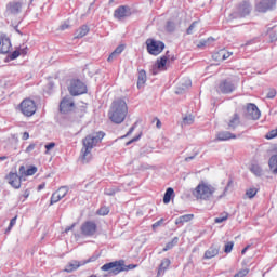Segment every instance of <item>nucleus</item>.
Masks as SVG:
<instances>
[{"instance_id": "c03bdc74", "label": "nucleus", "mask_w": 277, "mask_h": 277, "mask_svg": "<svg viewBox=\"0 0 277 277\" xmlns=\"http://www.w3.org/2000/svg\"><path fill=\"white\" fill-rule=\"evenodd\" d=\"M98 260V255H92L87 260H81L83 265H88V263H94L95 261Z\"/></svg>"}, {"instance_id": "39448f33", "label": "nucleus", "mask_w": 277, "mask_h": 277, "mask_svg": "<svg viewBox=\"0 0 277 277\" xmlns=\"http://www.w3.org/2000/svg\"><path fill=\"white\" fill-rule=\"evenodd\" d=\"M252 12V6L250 2L242 1L235 11L230 14L232 18H246Z\"/></svg>"}, {"instance_id": "09e8293b", "label": "nucleus", "mask_w": 277, "mask_h": 277, "mask_svg": "<svg viewBox=\"0 0 277 277\" xmlns=\"http://www.w3.org/2000/svg\"><path fill=\"white\" fill-rule=\"evenodd\" d=\"M30 194H31V192H29V189H26L24 192V194L22 196H19V200H22V202H25V200H27V198H29Z\"/></svg>"}, {"instance_id": "20e7f679", "label": "nucleus", "mask_w": 277, "mask_h": 277, "mask_svg": "<svg viewBox=\"0 0 277 277\" xmlns=\"http://www.w3.org/2000/svg\"><path fill=\"white\" fill-rule=\"evenodd\" d=\"M145 44L147 47V53H149V55H160V53H163V49H166V43L151 38L147 39Z\"/></svg>"}, {"instance_id": "aec40b11", "label": "nucleus", "mask_w": 277, "mask_h": 277, "mask_svg": "<svg viewBox=\"0 0 277 277\" xmlns=\"http://www.w3.org/2000/svg\"><path fill=\"white\" fill-rule=\"evenodd\" d=\"M239 124H241V117H239V114L235 113L227 121V129L229 131H235Z\"/></svg>"}, {"instance_id": "de8ad7c7", "label": "nucleus", "mask_w": 277, "mask_h": 277, "mask_svg": "<svg viewBox=\"0 0 277 277\" xmlns=\"http://www.w3.org/2000/svg\"><path fill=\"white\" fill-rule=\"evenodd\" d=\"M10 60H17V57H21V51L19 50H15L10 54Z\"/></svg>"}, {"instance_id": "4468645a", "label": "nucleus", "mask_w": 277, "mask_h": 277, "mask_svg": "<svg viewBox=\"0 0 277 277\" xmlns=\"http://www.w3.org/2000/svg\"><path fill=\"white\" fill-rule=\"evenodd\" d=\"M131 16V8L127 5H121L117 8L114 12V17L117 18V21H122V18H129Z\"/></svg>"}, {"instance_id": "3c124183", "label": "nucleus", "mask_w": 277, "mask_h": 277, "mask_svg": "<svg viewBox=\"0 0 277 277\" xmlns=\"http://www.w3.org/2000/svg\"><path fill=\"white\" fill-rule=\"evenodd\" d=\"M266 98H276V90L272 89L268 91Z\"/></svg>"}, {"instance_id": "0eeeda50", "label": "nucleus", "mask_w": 277, "mask_h": 277, "mask_svg": "<svg viewBox=\"0 0 277 277\" xmlns=\"http://www.w3.org/2000/svg\"><path fill=\"white\" fill-rule=\"evenodd\" d=\"M98 229V226L94 221H87L82 223L80 227V233L83 235V237H94L96 235V230Z\"/></svg>"}, {"instance_id": "f704fd0d", "label": "nucleus", "mask_w": 277, "mask_h": 277, "mask_svg": "<svg viewBox=\"0 0 277 277\" xmlns=\"http://www.w3.org/2000/svg\"><path fill=\"white\" fill-rule=\"evenodd\" d=\"M233 248H235V242L229 241L225 243V247H224L225 254H230L233 252Z\"/></svg>"}, {"instance_id": "4be33fe9", "label": "nucleus", "mask_w": 277, "mask_h": 277, "mask_svg": "<svg viewBox=\"0 0 277 277\" xmlns=\"http://www.w3.org/2000/svg\"><path fill=\"white\" fill-rule=\"evenodd\" d=\"M237 135L228 132L222 131L216 134V142H227V140H236Z\"/></svg>"}, {"instance_id": "6ab92c4d", "label": "nucleus", "mask_w": 277, "mask_h": 277, "mask_svg": "<svg viewBox=\"0 0 277 277\" xmlns=\"http://www.w3.org/2000/svg\"><path fill=\"white\" fill-rule=\"evenodd\" d=\"M79 267H83V262L71 260L70 262L67 263V265H65L63 272H66L67 274H72V272H77Z\"/></svg>"}, {"instance_id": "0e129e2a", "label": "nucleus", "mask_w": 277, "mask_h": 277, "mask_svg": "<svg viewBox=\"0 0 277 277\" xmlns=\"http://www.w3.org/2000/svg\"><path fill=\"white\" fill-rule=\"evenodd\" d=\"M76 224L74 223L71 226H68L65 228V233H70V230H72V228H75Z\"/></svg>"}, {"instance_id": "79ce46f5", "label": "nucleus", "mask_w": 277, "mask_h": 277, "mask_svg": "<svg viewBox=\"0 0 277 277\" xmlns=\"http://www.w3.org/2000/svg\"><path fill=\"white\" fill-rule=\"evenodd\" d=\"M117 192H118V188L109 187L104 190V194H106V196H115Z\"/></svg>"}, {"instance_id": "7c9ffc66", "label": "nucleus", "mask_w": 277, "mask_h": 277, "mask_svg": "<svg viewBox=\"0 0 277 277\" xmlns=\"http://www.w3.org/2000/svg\"><path fill=\"white\" fill-rule=\"evenodd\" d=\"M179 243V237H174L170 242H168L164 248L162 249V252H168V250H172L174 246Z\"/></svg>"}, {"instance_id": "13d9d810", "label": "nucleus", "mask_w": 277, "mask_h": 277, "mask_svg": "<svg viewBox=\"0 0 277 277\" xmlns=\"http://www.w3.org/2000/svg\"><path fill=\"white\" fill-rule=\"evenodd\" d=\"M161 224H163V219H160L159 221H157L156 223L153 224V228H159V226H161Z\"/></svg>"}, {"instance_id": "8fccbe9b", "label": "nucleus", "mask_w": 277, "mask_h": 277, "mask_svg": "<svg viewBox=\"0 0 277 277\" xmlns=\"http://www.w3.org/2000/svg\"><path fill=\"white\" fill-rule=\"evenodd\" d=\"M19 175L21 179H23V176H27V169L25 168V166L19 167Z\"/></svg>"}, {"instance_id": "f257e3e1", "label": "nucleus", "mask_w": 277, "mask_h": 277, "mask_svg": "<svg viewBox=\"0 0 277 277\" xmlns=\"http://www.w3.org/2000/svg\"><path fill=\"white\" fill-rule=\"evenodd\" d=\"M103 137H105V132L100 131L93 134H89L87 137L83 138L82 144V155H81V161L82 163H90L92 159V148L96 146V144H100V142L103 141Z\"/></svg>"}, {"instance_id": "774afa93", "label": "nucleus", "mask_w": 277, "mask_h": 277, "mask_svg": "<svg viewBox=\"0 0 277 277\" xmlns=\"http://www.w3.org/2000/svg\"><path fill=\"white\" fill-rule=\"evenodd\" d=\"M135 131V126H132L130 130L128 131L127 135H131Z\"/></svg>"}, {"instance_id": "c85d7f7f", "label": "nucleus", "mask_w": 277, "mask_h": 277, "mask_svg": "<svg viewBox=\"0 0 277 277\" xmlns=\"http://www.w3.org/2000/svg\"><path fill=\"white\" fill-rule=\"evenodd\" d=\"M194 220V214H185L175 220L176 226H183V224L187 222H192Z\"/></svg>"}, {"instance_id": "c9c22d12", "label": "nucleus", "mask_w": 277, "mask_h": 277, "mask_svg": "<svg viewBox=\"0 0 277 277\" xmlns=\"http://www.w3.org/2000/svg\"><path fill=\"white\" fill-rule=\"evenodd\" d=\"M182 124L183 126L194 124V116L188 115V116L184 117Z\"/></svg>"}, {"instance_id": "7ed1b4c3", "label": "nucleus", "mask_w": 277, "mask_h": 277, "mask_svg": "<svg viewBox=\"0 0 277 277\" xmlns=\"http://www.w3.org/2000/svg\"><path fill=\"white\" fill-rule=\"evenodd\" d=\"M214 193L215 187L211 186V184L201 182L193 192V196H195L197 200H211V198H213Z\"/></svg>"}, {"instance_id": "72a5a7b5", "label": "nucleus", "mask_w": 277, "mask_h": 277, "mask_svg": "<svg viewBox=\"0 0 277 277\" xmlns=\"http://www.w3.org/2000/svg\"><path fill=\"white\" fill-rule=\"evenodd\" d=\"M228 220V212H223L220 216L214 219L215 224H222V222H226Z\"/></svg>"}, {"instance_id": "5fc2aeb1", "label": "nucleus", "mask_w": 277, "mask_h": 277, "mask_svg": "<svg viewBox=\"0 0 277 277\" xmlns=\"http://www.w3.org/2000/svg\"><path fill=\"white\" fill-rule=\"evenodd\" d=\"M198 151H195V154L193 156H188L185 158V161L186 162H189V161H194V159H196V157H198Z\"/></svg>"}, {"instance_id": "cd10ccee", "label": "nucleus", "mask_w": 277, "mask_h": 277, "mask_svg": "<svg viewBox=\"0 0 277 277\" xmlns=\"http://www.w3.org/2000/svg\"><path fill=\"white\" fill-rule=\"evenodd\" d=\"M88 34H90V27H88V25H82L78 30H76L75 38H84Z\"/></svg>"}, {"instance_id": "f3484780", "label": "nucleus", "mask_w": 277, "mask_h": 277, "mask_svg": "<svg viewBox=\"0 0 277 277\" xmlns=\"http://www.w3.org/2000/svg\"><path fill=\"white\" fill-rule=\"evenodd\" d=\"M10 49H12V42L10 41V38L1 34L0 35V53L2 55H6V53H10Z\"/></svg>"}, {"instance_id": "603ef678", "label": "nucleus", "mask_w": 277, "mask_h": 277, "mask_svg": "<svg viewBox=\"0 0 277 277\" xmlns=\"http://www.w3.org/2000/svg\"><path fill=\"white\" fill-rule=\"evenodd\" d=\"M233 55V52H228L226 49H223V61L228 60Z\"/></svg>"}, {"instance_id": "b1692460", "label": "nucleus", "mask_w": 277, "mask_h": 277, "mask_svg": "<svg viewBox=\"0 0 277 277\" xmlns=\"http://www.w3.org/2000/svg\"><path fill=\"white\" fill-rule=\"evenodd\" d=\"M22 8L23 5L21 4V2H13L8 5V12L9 14H13L14 16H16V14H21Z\"/></svg>"}, {"instance_id": "ddd939ff", "label": "nucleus", "mask_w": 277, "mask_h": 277, "mask_svg": "<svg viewBox=\"0 0 277 277\" xmlns=\"http://www.w3.org/2000/svg\"><path fill=\"white\" fill-rule=\"evenodd\" d=\"M246 116L249 120H259L261 118V110H259L256 104L250 103L247 105Z\"/></svg>"}, {"instance_id": "a19ab883", "label": "nucleus", "mask_w": 277, "mask_h": 277, "mask_svg": "<svg viewBox=\"0 0 277 277\" xmlns=\"http://www.w3.org/2000/svg\"><path fill=\"white\" fill-rule=\"evenodd\" d=\"M167 31H169L170 34H172V31H174V29H176V24H174V22H167V26H166Z\"/></svg>"}, {"instance_id": "473e14b6", "label": "nucleus", "mask_w": 277, "mask_h": 277, "mask_svg": "<svg viewBox=\"0 0 277 277\" xmlns=\"http://www.w3.org/2000/svg\"><path fill=\"white\" fill-rule=\"evenodd\" d=\"M250 170L253 174H255V176H261V174H263V169H261L259 164H252Z\"/></svg>"}, {"instance_id": "4c0bfd02", "label": "nucleus", "mask_w": 277, "mask_h": 277, "mask_svg": "<svg viewBox=\"0 0 277 277\" xmlns=\"http://www.w3.org/2000/svg\"><path fill=\"white\" fill-rule=\"evenodd\" d=\"M196 27H198V21H195L190 24V26L187 28L186 34L188 36H192V34H194V29H196Z\"/></svg>"}, {"instance_id": "4d7b16f0", "label": "nucleus", "mask_w": 277, "mask_h": 277, "mask_svg": "<svg viewBox=\"0 0 277 277\" xmlns=\"http://www.w3.org/2000/svg\"><path fill=\"white\" fill-rule=\"evenodd\" d=\"M36 148V144L31 143L30 145H28V147L25 149V153H31L32 150H35Z\"/></svg>"}, {"instance_id": "412c9836", "label": "nucleus", "mask_w": 277, "mask_h": 277, "mask_svg": "<svg viewBox=\"0 0 277 277\" xmlns=\"http://www.w3.org/2000/svg\"><path fill=\"white\" fill-rule=\"evenodd\" d=\"M189 88H192V80L189 78H184L180 82V84L175 91V94H183L186 90H189Z\"/></svg>"}, {"instance_id": "bb28decb", "label": "nucleus", "mask_w": 277, "mask_h": 277, "mask_svg": "<svg viewBox=\"0 0 277 277\" xmlns=\"http://www.w3.org/2000/svg\"><path fill=\"white\" fill-rule=\"evenodd\" d=\"M171 263L172 262L170 261V259L168 258L163 259L158 268V276H163V274L166 273V269L170 267Z\"/></svg>"}, {"instance_id": "423d86ee", "label": "nucleus", "mask_w": 277, "mask_h": 277, "mask_svg": "<svg viewBox=\"0 0 277 277\" xmlns=\"http://www.w3.org/2000/svg\"><path fill=\"white\" fill-rule=\"evenodd\" d=\"M68 90L71 96H80V94L88 92V87L81 80H71Z\"/></svg>"}, {"instance_id": "9d476101", "label": "nucleus", "mask_w": 277, "mask_h": 277, "mask_svg": "<svg viewBox=\"0 0 277 277\" xmlns=\"http://www.w3.org/2000/svg\"><path fill=\"white\" fill-rule=\"evenodd\" d=\"M19 109L24 116H27L28 118L34 116L36 114V102L32 100H24L19 104Z\"/></svg>"}, {"instance_id": "37998d69", "label": "nucleus", "mask_w": 277, "mask_h": 277, "mask_svg": "<svg viewBox=\"0 0 277 277\" xmlns=\"http://www.w3.org/2000/svg\"><path fill=\"white\" fill-rule=\"evenodd\" d=\"M18 216H15L13 217L11 221H10V224L8 226V228L5 229V234L10 233V230H12V228H14V226H16V220H17Z\"/></svg>"}, {"instance_id": "2eb2a0df", "label": "nucleus", "mask_w": 277, "mask_h": 277, "mask_svg": "<svg viewBox=\"0 0 277 277\" xmlns=\"http://www.w3.org/2000/svg\"><path fill=\"white\" fill-rule=\"evenodd\" d=\"M68 194V186H62L57 189V192L53 193L51 196L50 205H55L62 200V198L66 197Z\"/></svg>"}, {"instance_id": "a211bd4d", "label": "nucleus", "mask_w": 277, "mask_h": 277, "mask_svg": "<svg viewBox=\"0 0 277 277\" xmlns=\"http://www.w3.org/2000/svg\"><path fill=\"white\" fill-rule=\"evenodd\" d=\"M166 64H168V56H161L157 60L156 65L151 69V75H158L159 70H166Z\"/></svg>"}, {"instance_id": "f8f14e48", "label": "nucleus", "mask_w": 277, "mask_h": 277, "mask_svg": "<svg viewBox=\"0 0 277 277\" xmlns=\"http://www.w3.org/2000/svg\"><path fill=\"white\" fill-rule=\"evenodd\" d=\"M5 181L13 187L14 189H21V183L23 181V177L18 175L16 172H10L5 176Z\"/></svg>"}, {"instance_id": "f03ea898", "label": "nucleus", "mask_w": 277, "mask_h": 277, "mask_svg": "<svg viewBox=\"0 0 277 277\" xmlns=\"http://www.w3.org/2000/svg\"><path fill=\"white\" fill-rule=\"evenodd\" d=\"M127 114H129L127 102L124 100H117L113 102L108 117L115 124H122L127 118Z\"/></svg>"}, {"instance_id": "58836bf2", "label": "nucleus", "mask_w": 277, "mask_h": 277, "mask_svg": "<svg viewBox=\"0 0 277 277\" xmlns=\"http://www.w3.org/2000/svg\"><path fill=\"white\" fill-rule=\"evenodd\" d=\"M135 267H137V264L126 265L124 260H122V272H129L131 269H135Z\"/></svg>"}, {"instance_id": "49530a36", "label": "nucleus", "mask_w": 277, "mask_h": 277, "mask_svg": "<svg viewBox=\"0 0 277 277\" xmlns=\"http://www.w3.org/2000/svg\"><path fill=\"white\" fill-rule=\"evenodd\" d=\"M274 137H277V129L271 130V131L266 134V140H274Z\"/></svg>"}, {"instance_id": "864d4df0", "label": "nucleus", "mask_w": 277, "mask_h": 277, "mask_svg": "<svg viewBox=\"0 0 277 277\" xmlns=\"http://www.w3.org/2000/svg\"><path fill=\"white\" fill-rule=\"evenodd\" d=\"M213 38H208V40H201L198 47H207V42H213Z\"/></svg>"}, {"instance_id": "6e6552de", "label": "nucleus", "mask_w": 277, "mask_h": 277, "mask_svg": "<svg viewBox=\"0 0 277 277\" xmlns=\"http://www.w3.org/2000/svg\"><path fill=\"white\" fill-rule=\"evenodd\" d=\"M237 90V84L230 79L222 80L217 87V92L221 94H233Z\"/></svg>"}, {"instance_id": "5701e85b", "label": "nucleus", "mask_w": 277, "mask_h": 277, "mask_svg": "<svg viewBox=\"0 0 277 277\" xmlns=\"http://www.w3.org/2000/svg\"><path fill=\"white\" fill-rule=\"evenodd\" d=\"M220 254V245H212L206 252L205 259H213Z\"/></svg>"}, {"instance_id": "393cba45", "label": "nucleus", "mask_w": 277, "mask_h": 277, "mask_svg": "<svg viewBox=\"0 0 277 277\" xmlns=\"http://www.w3.org/2000/svg\"><path fill=\"white\" fill-rule=\"evenodd\" d=\"M124 51V44L118 45L114 52L110 53V55L107 58V62H114L118 57V55H121Z\"/></svg>"}, {"instance_id": "bf43d9fd", "label": "nucleus", "mask_w": 277, "mask_h": 277, "mask_svg": "<svg viewBox=\"0 0 277 277\" xmlns=\"http://www.w3.org/2000/svg\"><path fill=\"white\" fill-rule=\"evenodd\" d=\"M53 148H55V143L51 142V143H48L45 145V149L47 150H53Z\"/></svg>"}, {"instance_id": "9b49d317", "label": "nucleus", "mask_w": 277, "mask_h": 277, "mask_svg": "<svg viewBox=\"0 0 277 277\" xmlns=\"http://www.w3.org/2000/svg\"><path fill=\"white\" fill-rule=\"evenodd\" d=\"M276 6V0H260L256 4H255V10L256 12H269V10H274V8Z\"/></svg>"}, {"instance_id": "ea45409f", "label": "nucleus", "mask_w": 277, "mask_h": 277, "mask_svg": "<svg viewBox=\"0 0 277 277\" xmlns=\"http://www.w3.org/2000/svg\"><path fill=\"white\" fill-rule=\"evenodd\" d=\"M36 172H38V168L35 166H30L27 170H26V176H34V174H36Z\"/></svg>"}, {"instance_id": "e433bc0d", "label": "nucleus", "mask_w": 277, "mask_h": 277, "mask_svg": "<svg viewBox=\"0 0 277 277\" xmlns=\"http://www.w3.org/2000/svg\"><path fill=\"white\" fill-rule=\"evenodd\" d=\"M97 215H109V208L107 206H103L97 210Z\"/></svg>"}, {"instance_id": "e2e57ef3", "label": "nucleus", "mask_w": 277, "mask_h": 277, "mask_svg": "<svg viewBox=\"0 0 277 277\" xmlns=\"http://www.w3.org/2000/svg\"><path fill=\"white\" fill-rule=\"evenodd\" d=\"M21 55H25L27 53V47L21 48L19 50Z\"/></svg>"}, {"instance_id": "a878e982", "label": "nucleus", "mask_w": 277, "mask_h": 277, "mask_svg": "<svg viewBox=\"0 0 277 277\" xmlns=\"http://www.w3.org/2000/svg\"><path fill=\"white\" fill-rule=\"evenodd\" d=\"M146 80H147L146 70L141 69L138 71V75H137V88H138V90L144 88V85L146 84Z\"/></svg>"}, {"instance_id": "338daca9", "label": "nucleus", "mask_w": 277, "mask_h": 277, "mask_svg": "<svg viewBox=\"0 0 277 277\" xmlns=\"http://www.w3.org/2000/svg\"><path fill=\"white\" fill-rule=\"evenodd\" d=\"M140 137H142V135H138V136L132 138L130 142L127 143V145L132 144V142H137V140H140Z\"/></svg>"}, {"instance_id": "c756f323", "label": "nucleus", "mask_w": 277, "mask_h": 277, "mask_svg": "<svg viewBox=\"0 0 277 277\" xmlns=\"http://www.w3.org/2000/svg\"><path fill=\"white\" fill-rule=\"evenodd\" d=\"M172 196H174V188H172V187L167 188L164 196H163L164 205H170V200H172Z\"/></svg>"}, {"instance_id": "a18cd8bd", "label": "nucleus", "mask_w": 277, "mask_h": 277, "mask_svg": "<svg viewBox=\"0 0 277 277\" xmlns=\"http://www.w3.org/2000/svg\"><path fill=\"white\" fill-rule=\"evenodd\" d=\"M258 189L256 188H249L246 194L248 196V198H254V196H256L258 194Z\"/></svg>"}, {"instance_id": "dca6fc26", "label": "nucleus", "mask_w": 277, "mask_h": 277, "mask_svg": "<svg viewBox=\"0 0 277 277\" xmlns=\"http://www.w3.org/2000/svg\"><path fill=\"white\" fill-rule=\"evenodd\" d=\"M72 107H75V102L69 96L64 97L60 103L61 114H68V111H72Z\"/></svg>"}, {"instance_id": "052dcab7", "label": "nucleus", "mask_w": 277, "mask_h": 277, "mask_svg": "<svg viewBox=\"0 0 277 277\" xmlns=\"http://www.w3.org/2000/svg\"><path fill=\"white\" fill-rule=\"evenodd\" d=\"M226 192H228V188H224V190L222 192V194H220L219 196H216V200H221V198H224V196H226Z\"/></svg>"}, {"instance_id": "680f3d73", "label": "nucleus", "mask_w": 277, "mask_h": 277, "mask_svg": "<svg viewBox=\"0 0 277 277\" xmlns=\"http://www.w3.org/2000/svg\"><path fill=\"white\" fill-rule=\"evenodd\" d=\"M68 27H70V25H68V24H62V25L60 26V29H61V31H66V29H68Z\"/></svg>"}, {"instance_id": "69168bd1", "label": "nucleus", "mask_w": 277, "mask_h": 277, "mask_svg": "<svg viewBox=\"0 0 277 277\" xmlns=\"http://www.w3.org/2000/svg\"><path fill=\"white\" fill-rule=\"evenodd\" d=\"M22 140H29V132H24L23 133V136H22Z\"/></svg>"}, {"instance_id": "6e6d98bb", "label": "nucleus", "mask_w": 277, "mask_h": 277, "mask_svg": "<svg viewBox=\"0 0 277 277\" xmlns=\"http://www.w3.org/2000/svg\"><path fill=\"white\" fill-rule=\"evenodd\" d=\"M271 42H276L277 40V31H273L269 34Z\"/></svg>"}, {"instance_id": "2f4dec72", "label": "nucleus", "mask_w": 277, "mask_h": 277, "mask_svg": "<svg viewBox=\"0 0 277 277\" xmlns=\"http://www.w3.org/2000/svg\"><path fill=\"white\" fill-rule=\"evenodd\" d=\"M212 57L215 62H224V49L214 52Z\"/></svg>"}, {"instance_id": "1a4fd4ad", "label": "nucleus", "mask_w": 277, "mask_h": 277, "mask_svg": "<svg viewBox=\"0 0 277 277\" xmlns=\"http://www.w3.org/2000/svg\"><path fill=\"white\" fill-rule=\"evenodd\" d=\"M102 272H109L113 276H118L122 272V260L106 263L101 267Z\"/></svg>"}]
</instances>
